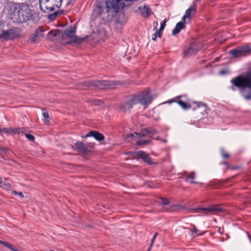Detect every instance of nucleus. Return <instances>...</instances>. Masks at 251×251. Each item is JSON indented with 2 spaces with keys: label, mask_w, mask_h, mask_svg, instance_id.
Wrapping results in <instances>:
<instances>
[{
  "label": "nucleus",
  "mask_w": 251,
  "mask_h": 251,
  "mask_svg": "<svg viewBox=\"0 0 251 251\" xmlns=\"http://www.w3.org/2000/svg\"><path fill=\"white\" fill-rule=\"evenodd\" d=\"M160 140L161 141V142H164V143H166L167 142V140L164 139H160Z\"/></svg>",
  "instance_id": "nucleus-50"
},
{
  "label": "nucleus",
  "mask_w": 251,
  "mask_h": 251,
  "mask_svg": "<svg viewBox=\"0 0 251 251\" xmlns=\"http://www.w3.org/2000/svg\"><path fill=\"white\" fill-rule=\"evenodd\" d=\"M234 58L245 56L251 54V48L248 45L238 46L229 51Z\"/></svg>",
  "instance_id": "nucleus-4"
},
{
  "label": "nucleus",
  "mask_w": 251,
  "mask_h": 251,
  "mask_svg": "<svg viewBox=\"0 0 251 251\" xmlns=\"http://www.w3.org/2000/svg\"><path fill=\"white\" fill-rule=\"evenodd\" d=\"M64 14V11L62 10L54 12L52 14L48 15V18L51 21H54L56 19L58 15H61Z\"/></svg>",
  "instance_id": "nucleus-24"
},
{
  "label": "nucleus",
  "mask_w": 251,
  "mask_h": 251,
  "mask_svg": "<svg viewBox=\"0 0 251 251\" xmlns=\"http://www.w3.org/2000/svg\"><path fill=\"white\" fill-rule=\"evenodd\" d=\"M75 146L78 152L83 154H87L89 152V150L87 149L86 145L82 142L77 141L75 144Z\"/></svg>",
  "instance_id": "nucleus-14"
},
{
  "label": "nucleus",
  "mask_w": 251,
  "mask_h": 251,
  "mask_svg": "<svg viewBox=\"0 0 251 251\" xmlns=\"http://www.w3.org/2000/svg\"><path fill=\"white\" fill-rule=\"evenodd\" d=\"M76 32L75 26H71L70 28H66L62 33V36H66L67 37L72 38Z\"/></svg>",
  "instance_id": "nucleus-20"
},
{
  "label": "nucleus",
  "mask_w": 251,
  "mask_h": 251,
  "mask_svg": "<svg viewBox=\"0 0 251 251\" xmlns=\"http://www.w3.org/2000/svg\"><path fill=\"white\" fill-rule=\"evenodd\" d=\"M18 195L21 197V198H23L24 197V195L21 192H19L18 193Z\"/></svg>",
  "instance_id": "nucleus-47"
},
{
  "label": "nucleus",
  "mask_w": 251,
  "mask_h": 251,
  "mask_svg": "<svg viewBox=\"0 0 251 251\" xmlns=\"http://www.w3.org/2000/svg\"><path fill=\"white\" fill-rule=\"evenodd\" d=\"M154 139H156V140H160V139H159V137H157V138H154Z\"/></svg>",
  "instance_id": "nucleus-53"
},
{
  "label": "nucleus",
  "mask_w": 251,
  "mask_h": 251,
  "mask_svg": "<svg viewBox=\"0 0 251 251\" xmlns=\"http://www.w3.org/2000/svg\"><path fill=\"white\" fill-rule=\"evenodd\" d=\"M167 22V20L165 19L161 23L160 27L159 29L158 30L159 32L161 33L162 31H163L165 27L166 23Z\"/></svg>",
  "instance_id": "nucleus-38"
},
{
  "label": "nucleus",
  "mask_w": 251,
  "mask_h": 251,
  "mask_svg": "<svg viewBox=\"0 0 251 251\" xmlns=\"http://www.w3.org/2000/svg\"><path fill=\"white\" fill-rule=\"evenodd\" d=\"M89 136L94 137L96 140L99 141H101L104 139V136L103 134L96 130H91L89 131Z\"/></svg>",
  "instance_id": "nucleus-21"
},
{
  "label": "nucleus",
  "mask_w": 251,
  "mask_h": 251,
  "mask_svg": "<svg viewBox=\"0 0 251 251\" xmlns=\"http://www.w3.org/2000/svg\"><path fill=\"white\" fill-rule=\"evenodd\" d=\"M88 36H86L83 38H80L76 36H74L72 38V40L66 42L67 44H72L75 43L77 45L81 44L88 37Z\"/></svg>",
  "instance_id": "nucleus-19"
},
{
  "label": "nucleus",
  "mask_w": 251,
  "mask_h": 251,
  "mask_svg": "<svg viewBox=\"0 0 251 251\" xmlns=\"http://www.w3.org/2000/svg\"><path fill=\"white\" fill-rule=\"evenodd\" d=\"M221 73L224 74L223 71H221Z\"/></svg>",
  "instance_id": "nucleus-56"
},
{
  "label": "nucleus",
  "mask_w": 251,
  "mask_h": 251,
  "mask_svg": "<svg viewBox=\"0 0 251 251\" xmlns=\"http://www.w3.org/2000/svg\"><path fill=\"white\" fill-rule=\"evenodd\" d=\"M196 6L195 4H193L185 11V15L182 18L183 20H185V19L186 18H188L189 19H191V14L194 15L196 13Z\"/></svg>",
  "instance_id": "nucleus-15"
},
{
  "label": "nucleus",
  "mask_w": 251,
  "mask_h": 251,
  "mask_svg": "<svg viewBox=\"0 0 251 251\" xmlns=\"http://www.w3.org/2000/svg\"><path fill=\"white\" fill-rule=\"evenodd\" d=\"M1 39V38H0V40Z\"/></svg>",
  "instance_id": "nucleus-58"
},
{
  "label": "nucleus",
  "mask_w": 251,
  "mask_h": 251,
  "mask_svg": "<svg viewBox=\"0 0 251 251\" xmlns=\"http://www.w3.org/2000/svg\"><path fill=\"white\" fill-rule=\"evenodd\" d=\"M139 10L141 11V15L144 18H148L151 14V9L146 5L144 6H140Z\"/></svg>",
  "instance_id": "nucleus-18"
},
{
  "label": "nucleus",
  "mask_w": 251,
  "mask_h": 251,
  "mask_svg": "<svg viewBox=\"0 0 251 251\" xmlns=\"http://www.w3.org/2000/svg\"><path fill=\"white\" fill-rule=\"evenodd\" d=\"M89 132L87 134H86L85 135H82L81 136V137L82 138H87V137H91V136H89Z\"/></svg>",
  "instance_id": "nucleus-46"
},
{
  "label": "nucleus",
  "mask_w": 251,
  "mask_h": 251,
  "mask_svg": "<svg viewBox=\"0 0 251 251\" xmlns=\"http://www.w3.org/2000/svg\"><path fill=\"white\" fill-rule=\"evenodd\" d=\"M101 102L99 100H94L92 101V104L94 105H100Z\"/></svg>",
  "instance_id": "nucleus-43"
},
{
  "label": "nucleus",
  "mask_w": 251,
  "mask_h": 251,
  "mask_svg": "<svg viewBox=\"0 0 251 251\" xmlns=\"http://www.w3.org/2000/svg\"><path fill=\"white\" fill-rule=\"evenodd\" d=\"M10 150L7 148H2L0 146V155L2 154H9Z\"/></svg>",
  "instance_id": "nucleus-35"
},
{
  "label": "nucleus",
  "mask_w": 251,
  "mask_h": 251,
  "mask_svg": "<svg viewBox=\"0 0 251 251\" xmlns=\"http://www.w3.org/2000/svg\"><path fill=\"white\" fill-rule=\"evenodd\" d=\"M42 115L44 118L45 123L47 124L49 122V121H48L47 119L49 118V115L46 109H44L42 110Z\"/></svg>",
  "instance_id": "nucleus-33"
},
{
  "label": "nucleus",
  "mask_w": 251,
  "mask_h": 251,
  "mask_svg": "<svg viewBox=\"0 0 251 251\" xmlns=\"http://www.w3.org/2000/svg\"><path fill=\"white\" fill-rule=\"evenodd\" d=\"M133 96L136 102V104L140 103L143 105H148L152 100V98L149 91H144L136 94Z\"/></svg>",
  "instance_id": "nucleus-5"
},
{
  "label": "nucleus",
  "mask_w": 251,
  "mask_h": 251,
  "mask_svg": "<svg viewBox=\"0 0 251 251\" xmlns=\"http://www.w3.org/2000/svg\"><path fill=\"white\" fill-rule=\"evenodd\" d=\"M195 178V173L194 172H191L189 176H188L186 178V181H189V179H191V182L192 183H197V182L194 181L193 180Z\"/></svg>",
  "instance_id": "nucleus-31"
},
{
  "label": "nucleus",
  "mask_w": 251,
  "mask_h": 251,
  "mask_svg": "<svg viewBox=\"0 0 251 251\" xmlns=\"http://www.w3.org/2000/svg\"><path fill=\"white\" fill-rule=\"evenodd\" d=\"M1 128H0V133H1Z\"/></svg>",
  "instance_id": "nucleus-57"
},
{
  "label": "nucleus",
  "mask_w": 251,
  "mask_h": 251,
  "mask_svg": "<svg viewBox=\"0 0 251 251\" xmlns=\"http://www.w3.org/2000/svg\"><path fill=\"white\" fill-rule=\"evenodd\" d=\"M83 83V86L87 87L92 86L100 89L112 88L115 85L113 81L105 80L85 81Z\"/></svg>",
  "instance_id": "nucleus-3"
},
{
  "label": "nucleus",
  "mask_w": 251,
  "mask_h": 251,
  "mask_svg": "<svg viewBox=\"0 0 251 251\" xmlns=\"http://www.w3.org/2000/svg\"><path fill=\"white\" fill-rule=\"evenodd\" d=\"M226 211L225 209L221 207L219 205H212L207 208H198L196 209L197 212H202L204 214L208 213H221Z\"/></svg>",
  "instance_id": "nucleus-7"
},
{
  "label": "nucleus",
  "mask_w": 251,
  "mask_h": 251,
  "mask_svg": "<svg viewBox=\"0 0 251 251\" xmlns=\"http://www.w3.org/2000/svg\"><path fill=\"white\" fill-rule=\"evenodd\" d=\"M221 153L222 157L224 158H228L229 157V154L226 152L223 149L221 150Z\"/></svg>",
  "instance_id": "nucleus-39"
},
{
  "label": "nucleus",
  "mask_w": 251,
  "mask_h": 251,
  "mask_svg": "<svg viewBox=\"0 0 251 251\" xmlns=\"http://www.w3.org/2000/svg\"><path fill=\"white\" fill-rule=\"evenodd\" d=\"M25 128L23 127H18L13 128L11 127H7L1 128V133L3 132L7 134H12L14 133H20L24 131Z\"/></svg>",
  "instance_id": "nucleus-13"
},
{
  "label": "nucleus",
  "mask_w": 251,
  "mask_h": 251,
  "mask_svg": "<svg viewBox=\"0 0 251 251\" xmlns=\"http://www.w3.org/2000/svg\"><path fill=\"white\" fill-rule=\"evenodd\" d=\"M0 38L4 40H11V37L9 36L7 30H2V32L0 34Z\"/></svg>",
  "instance_id": "nucleus-26"
},
{
  "label": "nucleus",
  "mask_w": 251,
  "mask_h": 251,
  "mask_svg": "<svg viewBox=\"0 0 251 251\" xmlns=\"http://www.w3.org/2000/svg\"><path fill=\"white\" fill-rule=\"evenodd\" d=\"M185 228L188 229L191 232V236H194V235L197 233L199 231V230L194 225H193V229H191L189 227H186Z\"/></svg>",
  "instance_id": "nucleus-34"
},
{
  "label": "nucleus",
  "mask_w": 251,
  "mask_h": 251,
  "mask_svg": "<svg viewBox=\"0 0 251 251\" xmlns=\"http://www.w3.org/2000/svg\"><path fill=\"white\" fill-rule=\"evenodd\" d=\"M17 29L15 27H12L7 30L8 32L9 36L11 37V39H13L15 37Z\"/></svg>",
  "instance_id": "nucleus-28"
},
{
  "label": "nucleus",
  "mask_w": 251,
  "mask_h": 251,
  "mask_svg": "<svg viewBox=\"0 0 251 251\" xmlns=\"http://www.w3.org/2000/svg\"><path fill=\"white\" fill-rule=\"evenodd\" d=\"M134 154L142 159L145 162L149 165H152L155 164L152 161L151 157L149 155V154L143 151H135Z\"/></svg>",
  "instance_id": "nucleus-10"
},
{
  "label": "nucleus",
  "mask_w": 251,
  "mask_h": 251,
  "mask_svg": "<svg viewBox=\"0 0 251 251\" xmlns=\"http://www.w3.org/2000/svg\"><path fill=\"white\" fill-rule=\"evenodd\" d=\"M160 199L161 201L160 202V203L163 206L168 205L170 202L169 200L166 198H160Z\"/></svg>",
  "instance_id": "nucleus-36"
},
{
  "label": "nucleus",
  "mask_w": 251,
  "mask_h": 251,
  "mask_svg": "<svg viewBox=\"0 0 251 251\" xmlns=\"http://www.w3.org/2000/svg\"><path fill=\"white\" fill-rule=\"evenodd\" d=\"M143 130H144V128H142L141 130V134H143V135H145V136H146V135L147 134H148L146 133V132L145 131H143Z\"/></svg>",
  "instance_id": "nucleus-45"
},
{
  "label": "nucleus",
  "mask_w": 251,
  "mask_h": 251,
  "mask_svg": "<svg viewBox=\"0 0 251 251\" xmlns=\"http://www.w3.org/2000/svg\"><path fill=\"white\" fill-rule=\"evenodd\" d=\"M231 89H232L233 90H234V89L233 88V87H231Z\"/></svg>",
  "instance_id": "nucleus-55"
},
{
  "label": "nucleus",
  "mask_w": 251,
  "mask_h": 251,
  "mask_svg": "<svg viewBox=\"0 0 251 251\" xmlns=\"http://www.w3.org/2000/svg\"><path fill=\"white\" fill-rule=\"evenodd\" d=\"M151 142V140H140L139 139L136 142V145L137 146H143L150 144Z\"/></svg>",
  "instance_id": "nucleus-29"
},
{
  "label": "nucleus",
  "mask_w": 251,
  "mask_h": 251,
  "mask_svg": "<svg viewBox=\"0 0 251 251\" xmlns=\"http://www.w3.org/2000/svg\"><path fill=\"white\" fill-rule=\"evenodd\" d=\"M127 18L126 17V15L123 13H121L118 15L115 20V22L117 24L122 25L125 24Z\"/></svg>",
  "instance_id": "nucleus-22"
},
{
  "label": "nucleus",
  "mask_w": 251,
  "mask_h": 251,
  "mask_svg": "<svg viewBox=\"0 0 251 251\" xmlns=\"http://www.w3.org/2000/svg\"><path fill=\"white\" fill-rule=\"evenodd\" d=\"M155 239H154L153 238H152V239H151V245L150 246V247L149 248L148 250V251H150L151 250V247L153 245V244L154 242V240H155Z\"/></svg>",
  "instance_id": "nucleus-44"
},
{
  "label": "nucleus",
  "mask_w": 251,
  "mask_h": 251,
  "mask_svg": "<svg viewBox=\"0 0 251 251\" xmlns=\"http://www.w3.org/2000/svg\"><path fill=\"white\" fill-rule=\"evenodd\" d=\"M157 235H158V233H157V232L155 233L154 235H153V238L154 239H155Z\"/></svg>",
  "instance_id": "nucleus-48"
},
{
  "label": "nucleus",
  "mask_w": 251,
  "mask_h": 251,
  "mask_svg": "<svg viewBox=\"0 0 251 251\" xmlns=\"http://www.w3.org/2000/svg\"><path fill=\"white\" fill-rule=\"evenodd\" d=\"M157 22L156 23V26L154 27V30L155 29L156 31L154 33H153L152 35V40L153 41H156L157 37H161V33L159 32L156 28V26L157 25Z\"/></svg>",
  "instance_id": "nucleus-30"
},
{
  "label": "nucleus",
  "mask_w": 251,
  "mask_h": 251,
  "mask_svg": "<svg viewBox=\"0 0 251 251\" xmlns=\"http://www.w3.org/2000/svg\"><path fill=\"white\" fill-rule=\"evenodd\" d=\"M181 206L179 205H173L171 206L170 209L168 210L169 211H177L180 208Z\"/></svg>",
  "instance_id": "nucleus-37"
},
{
  "label": "nucleus",
  "mask_w": 251,
  "mask_h": 251,
  "mask_svg": "<svg viewBox=\"0 0 251 251\" xmlns=\"http://www.w3.org/2000/svg\"><path fill=\"white\" fill-rule=\"evenodd\" d=\"M185 27V20L183 22H180L176 24L175 27L172 31V35L175 36Z\"/></svg>",
  "instance_id": "nucleus-17"
},
{
  "label": "nucleus",
  "mask_w": 251,
  "mask_h": 251,
  "mask_svg": "<svg viewBox=\"0 0 251 251\" xmlns=\"http://www.w3.org/2000/svg\"><path fill=\"white\" fill-rule=\"evenodd\" d=\"M136 104V102L135 101L133 96H132V97L130 100L122 104L120 107V108L122 111H126L132 108L133 105Z\"/></svg>",
  "instance_id": "nucleus-11"
},
{
  "label": "nucleus",
  "mask_w": 251,
  "mask_h": 251,
  "mask_svg": "<svg viewBox=\"0 0 251 251\" xmlns=\"http://www.w3.org/2000/svg\"><path fill=\"white\" fill-rule=\"evenodd\" d=\"M198 51L196 46L193 44H190L189 47L183 52L184 57H188L192 55L195 54Z\"/></svg>",
  "instance_id": "nucleus-12"
},
{
  "label": "nucleus",
  "mask_w": 251,
  "mask_h": 251,
  "mask_svg": "<svg viewBox=\"0 0 251 251\" xmlns=\"http://www.w3.org/2000/svg\"><path fill=\"white\" fill-rule=\"evenodd\" d=\"M197 104V107L198 108L201 107H204L205 108L207 107V105L205 103H202L201 102H196Z\"/></svg>",
  "instance_id": "nucleus-42"
},
{
  "label": "nucleus",
  "mask_w": 251,
  "mask_h": 251,
  "mask_svg": "<svg viewBox=\"0 0 251 251\" xmlns=\"http://www.w3.org/2000/svg\"><path fill=\"white\" fill-rule=\"evenodd\" d=\"M51 33H52V32H51V31H50V32L49 33V34H51Z\"/></svg>",
  "instance_id": "nucleus-54"
},
{
  "label": "nucleus",
  "mask_w": 251,
  "mask_h": 251,
  "mask_svg": "<svg viewBox=\"0 0 251 251\" xmlns=\"http://www.w3.org/2000/svg\"><path fill=\"white\" fill-rule=\"evenodd\" d=\"M33 13L27 4L21 3L11 7L10 16L13 22L23 23L32 19Z\"/></svg>",
  "instance_id": "nucleus-1"
},
{
  "label": "nucleus",
  "mask_w": 251,
  "mask_h": 251,
  "mask_svg": "<svg viewBox=\"0 0 251 251\" xmlns=\"http://www.w3.org/2000/svg\"><path fill=\"white\" fill-rule=\"evenodd\" d=\"M166 102L169 104L173 102H176L183 109H188L191 107V105L189 103L186 95L178 96L172 100H169Z\"/></svg>",
  "instance_id": "nucleus-6"
},
{
  "label": "nucleus",
  "mask_w": 251,
  "mask_h": 251,
  "mask_svg": "<svg viewBox=\"0 0 251 251\" xmlns=\"http://www.w3.org/2000/svg\"><path fill=\"white\" fill-rule=\"evenodd\" d=\"M205 231H204V232H201V233H200L197 235H198V236H202V235H203L205 233Z\"/></svg>",
  "instance_id": "nucleus-49"
},
{
  "label": "nucleus",
  "mask_w": 251,
  "mask_h": 251,
  "mask_svg": "<svg viewBox=\"0 0 251 251\" xmlns=\"http://www.w3.org/2000/svg\"><path fill=\"white\" fill-rule=\"evenodd\" d=\"M0 187H2L5 190H10L11 188V186L8 182V180L7 179H1L0 178Z\"/></svg>",
  "instance_id": "nucleus-23"
},
{
  "label": "nucleus",
  "mask_w": 251,
  "mask_h": 251,
  "mask_svg": "<svg viewBox=\"0 0 251 251\" xmlns=\"http://www.w3.org/2000/svg\"><path fill=\"white\" fill-rule=\"evenodd\" d=\"M44 30L42 27H38L35 31L34 33H33L29 37V41L32 43L36 42L40 38L43 37L44 36Z\"/></svg>",
  "instance_id": "nucleus-9"
},
{
  "label": "nucleus",
  "mask_w": 251,
  "mask_h": 251,
  "mask_svg": "<svg viewBox=\"0 0 251 251\" xmlns=\"http://www.w3.org/2000/svg\"><path fill=\"white\" fill-rule=\"evenodd\" d=\"M244 77V75H239L232 79L231 82L234 86L239 89L242 97L248 100L251 99V89L249 87L244 86V82H243L242 79Z\"/></svg>",
  "instance_id": "nucleus-2"
},
{
  "label": "nucleus",
  "mask_w": 251,
  "mask_h": 251,
  "mask_svg": "<svg viewBox=\"0 0 251 251\" xmlns=\"http://www.w3.org/2000/svg\"><path fill=\"white\" fill-rule=\"evenodd\" d=\"M244 75V78L242 79L243 82H244V86L249 87L251 89V69Z\"/></svg>",
  "instance_id": "nucleus-16"
},
{
  "label": "nucleus",
  "mask_w": 251,
  "mask_h": 251,
  "mask_svg": "<svg viewBox=\"0 0 251 251\" xmlns=\"http://www.w3.org/2000/svg\"><path fill=\"white\" fill-rule=\"evenodd\" d=\"M146 132V133H148L149 134L151 135H154L155 134H156L158 133V131L155 129L152 128V127H147V128H144V130Z\"/></svg>",
  "instance_id": "nucleus-27"
},
{
  "label": "nucleus",
  "mask_w": 251,
  "mask_h": 251,
  "mask_svg": "<svg viewBox=\"0 0 251 251\" xmlns=\"http://www.w3.org/2000/svg\"><path fill=\"white\" fill-rule=\"evenodd\" d=\"M25 136L30 141H33L35 140L34 136L29 133H25Z\"/></svg>",
  "instance_id": "nucleus-41"
},
{
  "label": "nucleus",
  "mask_w": 251,
  "mask_h": 251,
  "mask_svg": "<svg viewBox=\"0 0 251 251\" xmlns=\"http://www.w3.org/2000/svg\"><path fill=\"white\" fill-rule=\"evenodd\" d=\"M62 0H59V4H53L52 3H49L50 0H45V2L42 3L41 2V0H39L40 1V9L45 13L46 12H50L53 11L54 10V5L57 7V8H59L61 5Z\"/></svg>",
  "instance_id": "nucleus-8"
},
{
  "label": "nucleus",
  "mask_w": 251,
  "mask_h": 251,
  "mask_svg": "<svg viewBox=\"0 0 251 251\" xmlns=\"http://www.w3.org/2000/svg\"><path fill=\"white\" fill-rule=\"evenodd\" d=\"M223 163V164L226 165H227L228 164V163H227L226 162V161H224V162H223V163Z\"/></svg>",
  "instance_id": "nucleus-51"
},
{
  "label": "nucleus",
  "mask_w": 251,
  "mask_h": 251,
  "mask_svg": "<svg viewBox=\"0 0 251 251\" xmlns=\"http://www.w3.org/2000/svg\"><path fill=\"white\" fill-rule=\"evenodd\" d=\"M103 11V8L100 5H97L93 10V15L97 16H99L101 15Z\"/></svg>",
  "instance_id": "nucleus-25"
},
{
  "label": "nucleus",
  "mask_w": 251,
  "mask_h": 251,
  "mask_svg": "<svg viewBox=\"0 0 251 251\" xmlns=\"http://www.w3.org/2000/svg\"><path fill=\"white\" fill-rule=\"evenodd\" d=\"M18 193L17 192L15 191H14L13 192V194L14 195L18 194Z\"/></svg>",
  "instance_id": "nucleus-52"
},
{
  "label": "nucleus",
  "mask_w": 251,
  "mask_h": 251,
  "mask_svg": "<svg viewBox=\"0 0 251 251\" xmlns=\"http://www.w3.org/2000/svg\"><path fill=\"white\" fill-rule=\"evenodd\" d=\"M134 133H135V134H136V136H135L133 134H129V136H130L131 137H137V138H142L143 137H145V135H143V134H141V132H139V133L135 132Z\"/></svg>",
  "instance_id": "nucleus-40"
},
{
  "label": "nucleus",
  "mask_w": 251,
  "mask_h": 251,
  "mask_svg": "<svg viewBox=\"0 0 251 251\" xmlns=\"http://www.w3.org/2000/svg\"><path fill=\"white\" fill-rule=\"evenodd\" d=\"M0 244H1L2 245L4 246V247L8 248L11 251H12L14 247L10 243H9L8 242H4V241L0 240Z\"/></svg>",
  "instance_id": "nucleus-32"
}]
</instances>
